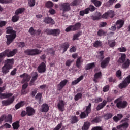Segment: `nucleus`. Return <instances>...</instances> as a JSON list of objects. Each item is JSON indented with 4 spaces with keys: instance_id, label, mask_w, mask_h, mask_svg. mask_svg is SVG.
<instances>
[{
    "instance_id": "f257e3e1",
    "label": "nucleus",
    "mask_w": 130,
    "mask_h": 130,
    "mask_svg": "<svg viewBox=\"0 0 130 130\" xmlns=\"http://www.w3.org/2000/svg\"><path fill=\"white\" fill-rule=\"evenodd\" d=\"M6 33L7 34H10L6 35V38H7L6 43L7 45H10L12 42L14 41L15 38H16V32L15 31L13 30V27H8L7 28Z\"/></svg>"
},
{
    "instance_id": "f03ea898",
    "label": "nucleus",
    "mask_w": 130,
    "mask_h": 130,
    "mask_svg": "<svg viewBox=\"0 0 130 130\" xmlns=\"http://www.w3.org/2000/svg\"><path fill=\"white\" fill-rule=\"evenodd\" d=\"M17 53V49H14L12 51L10 50H6L3 52L0 53V62L3 61V59L7 56V57H12Z\"/></svg>"
},
{
    "instance_id": "7ed1b4c3",
    "label": "nucleus",
    "mask_w": 130,
    "mask_h": 130,
    "mask_svg": "<svg viewBox=\"0 0 130 130\" xmlns=\"http://www.w3.org/2000/svg\"><path fill=\"white\" fill-rule=\"evenodd\" d=\"M6 64L2 68V72L3 74L9 73V70H11L13 68V63H14L13 59H8L5 61Z\"/></svg>"
},
{
    "instance_id": "20e7f679",
    "label": "nucleus",
    "mask_w": 130,
    "mask_h": 130,
    "mask_svg": "<svg viewBox=\"0 0 130 130\" xmlns=\"http://www.w3.org/2000/svg\"><path fill=\"white\" fill-rule=\"evenodd\" d=\"M114 103H116L117 107L119 109L125 108L127 106V102L122 101L121 98H118L115 100Z\"/></svg>"
},
{
    "instance_id": "39448f33",
    "label": "nucleus",
    "mask_w": 130,
    "mask_h": 130,
    "mask_svg": "<svg viewBox=\"0 0 130 130\" xmlns=\"http://www.w3.org/2000/svg\"><path fill=\"white\" fill-rule=\"evenodd\" d=\"M42 52V50H38V49H30L24 51L25 54L31 56L38 55V54H40Z\"/></svg>"
},
{
    "instance_id": "423d86ee",
    "label": "nucleus",
    "mask_w": 130,
    "mask_h": 130,
    "mask_svg": "<svg viewBox=\"0 0 130 130\" xmlns=\"http://www.w3.org/2000/svg\"><path fill=\"white\" fill-rule=\"evenodd\" d=\"M92 107V104L91 103H89L88 106L86 107L85 111L81 112L80 115V118H86V116L89 115V113L91 112V107Z\"/></svg>"
},
{
    "instance_id": "0eeeda50",
    "label": "nucleus",
    "mask_w": 130,
    "mask_h": 130,
    "mask_svg": "<svg viewBox=\"0 0 130 130\" xmlns=\"http://www.w3.org/2000/svg\"><path fill=\"white\" fill-rule=\"evenodd\" d=\"M82 25L81 23L77 22L74 25H70L68 27H67L65 31L66 32H70V31H77V30H79V28H81Z\"/></svg>"
},
{
    "instance_id": "6e6552de",
    "label": "nucleus",
    "mask_w": 130,
    "mask_h": 130,
    "mask_svg": "<svg viewBox=\"0 0 130 130\" xmlns=\"http://www.w3.org/2000/svg\"><path fill=\"white\" fill-rule=\"evenodd\" d=\"M96 10V7L93 5H90L88 8H87L84 10L80 11V16H84L85 14H89V11L90 12H94V11Z\"/></svg>"
},
{
    "instance_id": "1a4fd4ad",
    "label": "nucleus",
    "mask_w": 130,
    "mask_h": 130,
    "mask_svg": "<svg viewBox=\"0 0 130 130\" xmlns=\"http://www.w3.org/2000/svg\"><path fill=\"white\" fill-rule=\"evenodd\" d=\"M60 10L62 11L63 13L66 12H69L71 10V4L69 3H62L60 5Z\"/></svg>"
},
{
    "instance_id": "9d476101",
    "label": "nucleus",
    "mask_w": 130,
    "mask_h": 130,
    "mask_svg": "<svg viewBox=\"0 0 130 130\" xmlns=\"http://www.w3.org/2000/svg\"><path fill=\"white\" fill-rule=\"evenodd\" d=\"M130 84V75L127 76L125 79L119 85V88L120 89H123L128 86V84Z\"/></svg>"
},
{
    "instance_id": "9b49d317",
    "label": "nucleus",
    "mask_w": 130,
    "mask_h": 130,
    "mask_svg": "<svg viewBox=\"0 0 130 130\" xmlns=\"http://www.w3.org/2000/svg\"><path fill=\"white\" fill-rule=\"evenodd\" d=\"M14 100H15V98L13 96L7 100L2 101V103L4 106H8V105H10V104H12V103L14 102Z\"/></svg>"
},
{
    "instance_id": "f8f14e48",
    "label": "nucleus",
    "mask_w": 130,
    "mask_h": 130,
    "mask_svg": "<svg viewBox=\"0 0 130 130\" xmlns=\"http://www.w3.org/2000/svg\"><path fill=\"white\" fill-rule=\"evenodd\" d=\"M109 61H110V57H108L104 59V60H103L101 62V67L102 69H105L107 66H108V64L109 63Z\"/></svg>"
},
{
    "instance_id": "ddd939ff",
    "label": "nucleus",
    "mask_w": 130,
    "mask_h": 130,
    "mask_svg": "<svg viewBox=\"0 0 130 130\" xmlns=\"http://www.w3.org/2000/svg\"><path fill=\"white\" fill-rule=\"evenodd\" d=\"M20 78H23L22 83H25V82H29V81H30L31 76L26 73H24L23 74L20 75Z\"/></svg>"
},
{
    "instance_id": "4468645a",
    "label": "nucleus",
    "mask_w": 130,
    "mask_h": 130,
    "mask_svg": "<svg viewBox=\"0 0 130 130\" xmlns=\"http://www.w3.org/2000/svg\"><path fill=\"white\" fill-rule=\"evenodd\" d=\"M46 71V66L44 62H42L38 67V72L39 73H44Z\"/></svg>"
},
{
    "instance_id": "2eb2a0df",
    "label": "nucleus",
    "mask_w": 130,
    "mask_h": 130,
    "mask_svg": "<svg viewBox=\"0 0 130 130\" xmlns=\"http://www.w3.org/2000/svg\"><path fill=\"white\" fill-rule=\"evenodd\" d=\"M64 105H66L64 102L62 100H59L57 105L59 110L63 111L64 110Z\"/></svg>"
},
{
    "instance_id": "dca6fc26",
    "label": "nucleus",
    "mask_w": 130,
    "mask_h": 130,
    "mask_svg": "<svg viewBox=\"0 0 130 130\" xmlns=\"http://www.w3.org/2000/svg\"><path fill=\"white\" fill-rule=\"evenodd\" d=\"M26 114L29 116H31V115H33V114L35 113V110L30 107H27L26 108Z\"/></svg>"
},
{
    "instance_id": "f3484780",
    "label": "nucleus",
    "mask_w": 130,
    "mask_h": 130,
    "mask_svg": "<svg viewBox=\"0 0 130 130\" xmlns=\"http://www.w3.org/2000/svg\"><path fill=\"white\" fill-rule=\"evenodd\" d=\"M128 127V123L127 122H124L123 124L118 125L117 128L118 130H123L127 128Z\"/></svg>"
},
{
    "instance_id": "a211bd4d",
    "label": "nucleus",
    "mask_w": 130,
    "mask_h": 130,
    "mask_svg": "<svg viewBox=\"0 0 130 130\" xmlns=\"http://www.w3.org/2000/svg\"><path fill=\"white\" fill-rule=\"evenodd\" d=\"M67 83H68L67 80L61 81L60 83L58 85V90H59V91L62 90V88L66 86Z\"/></svg>"
},
{
    "instance_id": "6ab92c4d",
    "label": "nucleus",
    "mask_w": 130,
    "mask_h": 130,
    "mask_svg": "<svg viewBox=\"0 0 130 130\" xmlns=\"http://www.w3.org/2000/svg\"><path fill=\"white\" fill-rule=\"evenodd\" d=\"M31 75L32 76V78L30 81V86H32L34 84L33 83H34V82L37 80V78H38V74L36 72H33Z\"/></svg>"
},
{
    "instance_id": "aec40b11",
    "label": "nucleus",
    "mask_w": 130,
    "mask_h": 130,
    "mask_svg": "<svg viewBox=\"0 0 130 130\" xmlns=\"http://www.w3.org/2000/svg\"><path fill=\"white\" fill-rule=\"evenodd\" d=\"M44 22L46 24H51V25H54L55 24L54 20L50 17L45 18L44 20Z\"/></svg>"
},
{
    "instance_id": "412c9836",
    "label": "nucleus",
    "mask_w": 130,
    "mask_h": 130,
    "mask_svg": "<svg viewBox=\"0 0 130 130\" xmlns=\"http://www.w3.org/2000/svg\"><path fill=\"white\" fill-rule=\"evenodd\" d=\"M124 24V21L123 20H119L116 22V27L117 29H120V28H122V26H123Z\"/></svg>"
},
{
    "instance_id": "4be33fe9",
    "label": "nucleus",
    "mask_w": 130,
    "mask_h": 130,
    "mask_svg": "<svg viewBox=\"0 0 130 130\" xmlns=\"http://www.w3.org/2000/svg\"><path fill=\"white\" fill-rule=\"evenodd\" d=\"M83 61H84V60H83L82 57H78L76 62L77 68H79V69L81 68V66H82V63H83Z\"/></svg>"
},
{
    "instance_id": "5701e85b",
    "label": "nucleus",
    "mask_w": 130,
    "mask_h": 130,
    "mask_svg": "<svg viewBox=\"0 0 130 130\" xmlns=\"http://www.w3.org/2000/svg\"><path fill=\"white\" fill-rule=\"evenodd\" d=\"M84 79V76L81 75L79 78H77L76 80L73 81L72 82V85L75 86V85H77V84L80 83Z\"/></svg>"
},
{
    "instance_id": "b1692460",
    "label": "nucleus",
    "mask_w": 130,
    "mask_h": 130,
    "mask_svg": "<svg viewBox=\"0 0 130 130\" xmlns=\"http://www.w3.org/2000/svg\"><path fill=\"white\" fill-rule=\"evenodd\" d=\"M49 110V106L46 104H43L42 105L41 111L42 112H47Z\"/></svg>"
},
{
    "instance_id": "393cba45",
    "label": "nucleus",
    "mask_w": 130,
    "mask_h": 130,
    "mask_svg": "<svg viewBox=\"0 0 130 130\" xmlns=\"http://www.w3.org/2000/svg\"><path fill=\"white\" fill-rule=\"evenodd\" d=\"M5 117L4 120L5 122H9L10 123H12L13 120V117L12 116V115L9 114L7 116L5 115Z\"/></svg>"
},
{
    "instance_id": "a878e982",
    "label": "nucleus",
    "mask_w": 130,
    "mask_h": 130,
    "mask_svg": "<svg viewBox=\"0 0 130 130\" xmlns=\"http://www.w3.org/2000/svg\"><path fill=\"white\" fill-rule=\"evenodd\" d=\"M107 104V102L105 100H104L102 103H100L98 105V106L96 107L97 110H100V109H102L105 105Z\"/></svg>"
},
{
    "instance_id": "bb28decb",
    "label": "nucleus",
    "mask_w": 130,
    "mask_h": 130,
    "mask_svg": "<svg viewBox=\"0 0 130 130\" xmlns=\"http://www.w3.org/2000/svg\"><path fill=\"white\" fill-rule=\"evenodd\" d=\"M13 94L12 93H0L1 99H5L6 98H9V97H12Z\"/></svg>"
},
{
    "instance_id": "cd10ccee",
    "label": "nucleus",
    "mask_w": 130,
    "mask_h": 130,
    "mask_svg": "<svg viewBox=\"0 0 130 130\" xmlns=\"http://www.w3.org/2000/svg\"><path fill=\"white\" fill-rule=\"evenodd\" d=\"M97 58L99 59H103L104 58V51H101L98 52L96 56Z\"/></svg>"
},
{
    "instance_id": "c85d7f7f",
    "label": "nucleus",
    "mask_w": 130,
    "mask_h": 130,
    "mask_svg": "<svg viewBox=\"0 0 130 130\" xmlns=\"http://www.w3.org/2000/svg\"><path fill=\"white\" fill-rule=\"evenodd\" d=\"M126 57V55L125 54H121V57L119 58L118 61L119 63H122L124 62V60H125Z\"/></svg>"
},
{
    "instance_id": "c756f323",
    "label": "nucleus",
    "mask_w": 130,
    "mask_h": 130,
    "mask_svg": "<svg viewBox=\"0 0 130 130\" xmlns=\"http://www.w3.org/2000/svg\"><path fill=\"white\" fill-rule=\"evenodd\" d=\"M100 78H101V72L95 73V75H94V78L93 81L95 83H97V82H98V79H100Z\"/></svg>"
},
{
    "instance_id": "7c9ffc66",
    "label": "nucleus",
    "mask_w": 130,
    "mask_h": 130,
    "mask_svg": "<svg viewBox=\"0 0 130 130\" xmlns=\"http://www.w3.org/2000/svg\"><path fill=\"white\" fill-rule=\"evenodd\" d=\"M95 64L94 62L87 64L85 66V70L86 71H88V70H91V69H93V68H95Z\"/></svg>"
},
{
    "instance_id": "2f4dec72",
    "label": "nucleus",
    "mask_w": 130,
    "mask_h": 130,
    "mask_svg": "<svg viewBox=\"0 0 130 130\" xmlns=\"http://www.w3.org/2000/svg\"><path fill=\"white\" fill-rule=\"evenodd\" d=\"M102 17L101 13H100V12H96V15L95 16H92L91 18L94 21H96V20H99L100 19H101Z\"/></svg>"
},
{
    "instance_id": "473e14b6",
    "label": "nucleus",
    "mask_w": 130,
    "mask_h": 130,
    "mask_svg": "<svg viewBox=\"0 0 130 130\" xmlns=\"http://www.w3.org/2000/svg\"><path fill=\"white\" fill-rule=\"evenodd\" d=\"M69 47H70V44L68 42H66L61 45V48L63 49V52H66Z\"/></svg>"
},
{
    "instance_id": "72a5a7b5",
    "label": "nucleus",
    "mask_w": 130,
    "mask_h": 130,
    "mask_svg": "<svg viewBox=\"0 0 130 130\" xmlns=\"http://www.w3.org/2000/svg\"><path fill=\"white\" fill-rule=\"evenodd\" d=\"M91 3L94 4V6L96 7H100L102 3L100 1L98 0H91Z\"/></svg>"
},
{
    "instance_id": "f704fd0d",
    "label": "nucleus",
    "mask_w": 130,
    "mask_h": 130,
    "mask_svg": "<svg viewBox=\"0 0 130 130\" xmlns=\"http://www.w3.org/2000/svg\"><path fill=\"white\" fill-rule=\"evenodd\" d=\"M130 60L128 59H127L124 63L122 65L123 69H127L129 67Z\"/></svg>"
},
{
    "instance_id": "c9c22d12",
    "label": "nucleus",
    "mask_w": 130,
    "mask_h": 130,
    "mask_svg": "<svg viewBox=\"0 0 130 130\" xmlns=\"http://www.w3.org/2000/svg\"><path fill=\"white\" fill-rule=\"evenodd\" d=\"M71 123H76L79 121V119L76 116H72L71 117Z\"/></svg>"
},
{
    "instance_id": "e433bc0d",
    "label": "nucleus",
    "mask_w": 130,
    "mask_h": 130,
    "mask_svg": "<svg viewBox=\"0 0 130 130\" xmlns=\"http://www.w3.org/2000/svg\"><path fill=\"white\" fill-rule=\"evenodd\" d=\"M19 123V121H17L12 124V126L14 129H18L20 127V124Z\"/></svg>"
},
{
    "instance_id": "4c0bfd02",
    "label": "nucleus",
    "mask_w": 130,
    "mask_h": 130,
    "mask_svg": "<svg viewBox=\"0 0 130 130\" xmlns=\"http://www.w3.org/2000/svg\"><path fill=\"white\" fill-rule=\"evenodd\" d=\"M89 127H90V123L85 122L82 128L83 130H88L89 129Z\"/></svg>"
},
{
    "instance_id": "58836bf2",
    "label": "nucleus",
    "mask_w": 130,
    "mask_h": 130,
    "mask_svg": "<svg viewBox=\"0 0 130 130\" xmlns=\"http://www.w3.org/2000/svg\"><path fill=\"white\" fill-rule=\"evenodd\" d=\"M24 105H25V102H21L15 105V108L16 109H19V108L24 106Z\"/></svg>"
},
{
    "instance_id": "ea45409f",
    "label": "nucleus",
    "mask_w": 130,
    "mask_h": 130,
    "mask_svg": "<svg viewBox=\"0 0 130 130\" xmlns=\"http://www.w3.org/2000/svg\"><path fill=\"white\" fill-rule=\"evenodd\" d=\"M25 11V9L24 8H19L16 10L15 11V15H18L20 14H22Z\"/></svg>"
},
{
    "instance_id": "a19ab883",
    "label": "nucleus",
    "mask_w": 130,
    "mask_h": 130,
    "mask_svg": "<svg viewBox=\"0 0 130 130\" xmlns=\"http://www.w3.org/2000/svg\"><path fill=\"white\" fill-rule=\"evenodd\" d=\"M102 45V43L100 41H96L93 43V46L94 47H99Z\"/></svg>"
},
{
    "instance_id": "79ce46f5",
    "label": "nucleus",
    "mask_w": 130,
    "mask_h": 130,
    "mask_svg": "<svg viewBox=\"0 0 130 130\" xmlns=\"http://www.w3.org/2000/svg\"><path fill=\"white\" fill-rule=\"evenodd\" d=\"M107 13L109 18H113V17H114V11L112 10H109Z\"/></svg>"
},
{
    "instance_id": "37998d69",
    "label": "nucleus",
    "mask_w": 130,
    "mask_h": 130,
    "mask_svg": "<svg viewBox=\"0 0 130 130\" xmlns=\"http://www.w3.org/2000/svg\"><path fill=\"white\" fill-rule=\"evenodd\" d=\"M20 17H19V16L16 15H14L12 18V22H13L14 23H16V22H18V21H19V18Z\"/></svg>"
},
{
    "instance_id": "c03bdc74",
    "label": "nucleus",
    "mask_w": 130,
    "mask_h": 130,
    "mask_svg": "<svg viewBox=\"0 0 130 130\" xmlns=\"http://www.w3.org/2000/svg\"><path fill=\"white\" fill-rule=\"evenodd\" d=\"M60 34V30L59 29H53V35L54 36H57Z\"/></svg>"
},
{
    "instance_id": "a18cd8bd",
    "label": "nucleus",
    "mask_w": 130,
    "mask_h": 130,
    "mask_svg": "<svg viewBox=\"0 0 130 130\" xmlns=\"http://www.w3.org/2000/svg\"><path fill=\"white\" fill-rule=\"evenodd\" d=\"M42 98V94L41 93H38L36 95L35 98L37 100H39L40 102L41 101V98Z\"/></svg>"
},
{
    "instance_id": "49530a36",
    "label": "nucleus",
    "mask_w": 130,
    "mask_h": 130,
    "mask_svg": "<svg viewBox=\"0 0 130 130\" xmlns=\"http://www.w3.org/2000/svg\"><path fill=\"white\" fill-rule=\"evenodd\" d=\"M108 44L111 47H114L116 44V43H115L114 41H109Z\"/></svg>"
},
{
    "instance_id": "de8ad7c7",
    "label": "nucleus",
    "mask_w": 130,
    "mask_h": 130,
    "mask_svg": "<svg viewBox=\"0 0 130 130\" xmlns=\"http://www.w3.org/2000/svg\"><path fill=\"white\" fill-rule=\"evenodd\" d=\"M35 0H28V5L29 7H34L35 6Z\"/></svg>"
},
{
    "instance_id": "09e8293b",
    "label": "nucleus",
    "mask_w": 130,
    "mask_h": 130,
    "mask_svg": "<svg viewBox=\"0 0 130 130\" xmlns=\"http://www.w3.org/2000/svg\"><path fill=\"white\" fill-rule=\"evenodd\" d=\"M45 32L49 35H53V29H47L45 30Z\"/></svg>"
},
{
    "instance_id": "8fccbe9b",
    "label": "nucleus",
    "mask_w": 130,
    "mask_h": 130,
    "mask_svg": "<svg viewBox=\"0 0 130 130\" xmlns=\"http://www.w3.org/2000/svg\"><path fill=\"white\" fill-rule=\"evenodd\" d=\"M112 117V114L111 113H108L104 115L105 119H109V118H111Z\"/></svg>"
},
{
    "instance_id": "3c124183",
    "label": "nucleus",
    "mask_w": 130,
    "mask_h": 130,
    "mask_svg": "<svg viewBox=\"0 0 130 130\" xmlns=\"http://www.w3.org/2000/svg\"><path fill=\"white\" fill-rule=\"evenodd\" d=\"M46 7H47V8H52V7H53V3L50 1H48L46 3Z\"/></svg>"
},
{
    "instance_id": "603ef678",
    "label": "nucleus",
    "mask_w": 130,
    "mask_h": 130,
    "mask_svg": "<svg viewBox=\"0 0 130 130\" xmlns=\"http://www.w3.org/2000/svg\"><path fill=\"white\" fill-rule=\"evenodd\" d=\"M29 32L31 35H35V34H36V30H34L33 27H30L29 30Z\"/></svg>"
},
{
    "instance_id": "864d4df0",
    "label": "nucleus",
    "mask_w": 130,
    "mask_h": 130,
    "mask_svg": "<svg viewBox=\"0 0 130 130\" xmlns=\"http://www.w3.org/2000/svg\"><path fill=\"white\" fill-rule=\"evenodd\" d=\"M115 1V0H109L107 3V7H110V6H112Z\"/></svg>"
},
{
    "instance_id": "5fc2aeb1",
    "label": "nucleus",
    "mask_w": 130,
    "mask_h": 130,
    "mask_svg": "<svg viewBox=\"0 0 130 130\" xmlns=\"http://www.w3.org/2000/svg\"><path fill=\"white\" fill-rule=\"evenodd\" d=\"M47 52L48 54H51L52 55H54V50L53 49V48L48 49Z\"/></svg>"
},
{
    "instance_id": "6e6d98bb",
    "label": "nucleus",
    "mask_w": 130,
    "mask_h": 130,
    "mask_svg": "<svg viewBox=\"0 0 130 130\" xmlns=\"http://www.w3.org/2000/svg\"><path fill=\"white\" fill-rule=\"evenodd\" d=\"M82 93H80L77 94L74 98L75 100L77 101L79 100V99H80V98H81L82 97Z\"/></svg>"
},
{
    "instance_id": "4d7b16f0",
    "label": "nucleus",
    "mask_w": 130,
    "mask_h": 130,
    "mask_svg": "<svg viewBox=\"0 0 130 130\" xmlns=\"http://www.w3.org/2000/svg\"><path fill=\"white\" fill-rule=\"evenodd\" d=\"M80 36H81V34H80V33H78V34L74 35L73 36V40H78V38L80 37Z\"/></svg>"
},
{
    "instance_id": "13d9d810",
    "label": "nucleus",
    "mask_w": 130,
    "mask_h": 130,
    "mask_svg": "<svg viewBox=\"0 0 130 130\" xmlns=\"http://www.w3.org/2000/svg\"><path fill=\"white\" fill-rule=\"evenodd\" d=\"M118 50H119L120 52H125V51H126V48L125 47H121L118 48Z\"/></svg>"
},
{
    "instance_id": "bf43d9fd",
    "label": "nucleus",
    "mask_w": 130,
    "mask_h": 130,
    "mask_svg": "<svg viewBox=\"0 0 130 130\" xmlns=\"http://www.w3.org/2000/svg\"><path fill=\"white\" fill-rule=\"evenodd\" d=\"M62 125V123H60L59 124H58L56 127L53 129V130H59L60 128H61V126Z\"/></svg>"
},
{
    "instance_id": "052dcab7",
    "label": "nucleus",
    "mask_w": 130,
    "mask_h": 130,
    "mask_svg": "<svg viewBox=\"0 0 130 130\" xmlns=\"http://www.w3.org/2000/svg\"><path fill=\"white\" fill-rule=\"evenodd\" d=\"M6 24H7V21H0V28H2V27H4V26H6Z\"/></svg>"
},
{
    "instance_id": "680f3d73",
    "label": "nucleus",
    "mask_w": 130,
    "mask_h": 130,
    "mask_svg": "<svg viewBox=\"0 0 130 130\" xmlns=\"http://www.w3.org/2000/svg\"><path fill=\"white\" fill-rule=\"evenodd\" d=\"M109 90V85H106L103 89V92H107Z\"/></svg>"
},
{
    "instance_id": "e2e57ef3",
    "label": "nucleus",
    "mask_w": 130,
    "mask_h": 130,
    "mask_svg": "<svg viewBox=\"0 0 130 130\" xmlns=\"http://www.w3.org/2000/svg\"><path fill=\"white\" fill-rule=\"evenodd\" d=\"M102 18H103V19H108V18H109L108 13L107 12L105 13L102 16Z\"/></svg>"
},
{
    "instance_id": "0e129e2a",
    "label": "nucleus",
    "mask_w": 130,
    "mask_h": 130,
    "mask_svg": "<svg viewBox=\"0 0 130 130\" xmlns=\"http://www.w3.org/2000/svg\"><path fill=\"white\" fill-rule=\"evenodd\" d=\"M105 32L102 30H99L98 32V35L99 36H102V35H104Z\"/></svg>"
},
{
    "instance_id": "69168bd1",
    "label": "nucleus",
    "mask_w": 130,
    "mask_h": 130,
    "mask_svg": "<svg viewBox=\"0 0 130 130\" xmlns=\"http://www.w3.org/2000/svg\"><path fill=\"white\" fill-rule=\"evenodd\" d=\"M116 76L120 78V77L121 76V71L120 70H118L116 72Z\"/></svg>"
},
{
    "instance_id": "338daca9",
    "label": "nucleus",
    "mask_w": 130,
    "mask_h": 130,
    "mask_svg": "<svg viewBox=\"0 0 130 130\" xmlns=\"http://www.w3.org/2000/svg\"><path fill=\"white\" fill-rule=\"evenodd\" d=\"M100 118L99 117L95 118L93 120L92 122H94L95 123H97L98 122H99L100 121Z\"/></svg>"
},
{
    "instance_id": "774afa93",
    "label": "nucleus",
    "mask_w": 130,
    "mask_h": 130,
    "mask_svg": "<svg viewBox=\"0 0 130 130\" xmlns=\"http://www.w3.org/2000/svg\"><path fill=\"white\" fill-rule=\"evenodd\" d=\"M91 130H103L101 127H94Z\"/></svg>"
}]
</instances>
